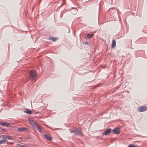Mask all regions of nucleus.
I'll return each mask as SVG.
<instances>
[{
    "label": "nucleus",
    "instance_id": "obj_1",
    "mask_svg": "<svg viewBox=\"0 0 147 147\" xmlns=\"http://www.w3.org/2000/svg\"><path fill=\"white\" fill-rule=\"evenodd\" d=\"M37 75V74L34 70H31L29 73V78L31 80H35L36 78Z\"/></svg>",
    "mask_w": 147,
    "mask_h": 147
},
{
    "label": "nucleus",
    "instance_id": "obj_2",
    "mask_svg": "<svg viewBox=\"0 0 147 147\" xmlns=\"http://www.w3.org/2000/svg\"><path fill=\"white\" fill-rule=\"evenodd\" d=\"M138 111L140 112H144L147 110V107L145 106H143L138 108Z\"/></svg>",
    "mask_w": 147,
    "mask_h": 147
},
{
    "label": "nucleus",
    "instance_id": "obj_3",
    "mask_svg": "<svg viewBox=\"0 0 147 147\" xmlns=\"http://www.w3.org/2000/svg\"><path fill=\"white\" fill-rule=\"evenodd\" d=\"M75 134L76 135H79L80 136L82 135V134L81 131V130L78 128H76V131L75 132Z\"/></svg>",
    "mask_w": 147,
    "mask_h": 147
},
{
    "label": "nucleus",
    "instance_id": "obj_4",
    "mask_svg": "<svg viewBox=\"0 0 147 147\" xmlns=\"http://www.w3.org/2000/svg\"><path fill=\"white\" fill-rule=\"evenodd\" d=\"M29 121L30 123L34 127V128L36 127V125L38 124L36 122L30 119L29 120Z\"/></svg>",
    "mask_w": 147,
    "mask_h": 147
},
{
    "label": "nucleus",
    "instance_id": "obj_5",
    "mask_svg": "<svg viewBox=\"0 0 147 147\" xmlns=\"http://www.w3.org/2000/svg\"><path fill=\"white\" fill-rule=\"evenodd\" d=\"M1 138H3V139H9V140H12V136H5V135H2L1 136Z\"/></svg>",
    "mask_w": 147,
    "mask_h": 147
},
{
    "label": "nucleus",
    "instance_id": "obj_6",
    "mask_svg": "<svg viewBox=\"0 0 147 147\" xmlns=\"http://www.w3.org/2000/svg\"><path fill=\"white\" fill-rule=\"evenodd\" d=\"M111 129L110 128L107 129V130L105 131L103 133V135H106L109 134L111 132Z\"/></svg>",
    "mask_w": 147,
    "mask_h": 147
},
{
    "label": "nucleus",
    "instance_id": "obj_7",
    "mask_svg": "<svg viewBox=\"0 0 147 147\" xmlns=\"http://www.w3.org/2000/svg\"><path fill=\"white\" fill-rule=\"evenodd\" d=\"M113 131L115 134H119L120 131V129L118 128H115L113 129Z\"/></svg>",
    "mask_w": 147,
    "mask_h": 147
},
{
    "label": "nucleus",
    "instance_id": "obj_8",
    "mask_svg": "<svg viewBox=\"0 0 147 147\" xmlns=\"http://www.w3.org/2000/svg\"><path fill=\"white\" fill-rule=\"evenodd\" d=\"M34 128H36L37 130L40 132H41L42 131V127L38 124Z\"/></svg>",
    "mask_w": 147,
    "mask_h": 147
},
{
    "label": "nucleus",
    "instance_id": "obj_9",
    "mask_svg": "<svg viewBox=\"0 0 147 147\" xmlns=\"http://www.w3.org/2000/svg\"><path fill=\"white\" fill-rule=\"evenodd\" d=\"M28 129V128L26 127H20L18 128L17 131H22L24 130H26Z\"/></svg>",
    "mask_w": 147,
    "mask_h": 147
},
{
    "label": "nucleus",
    "instance_id": "obj_10",
    "mask_svg": "<svg viewBox=\"0 0 147 147\" xmlns=\"http://www.w3.org/2000/svg\"><path fill=\"white\" fill-rule=\"evenodd\" d=\"M24 112L28 113L29 114H33V112L29 109H26V110L24 111Z\"/></svg>",
    "mask_w": 147,
    "mask_h": 147
},
{
    "label": "nucleus",
    "instance_id": "obj_11",
    "mask_svg": "<svg viewBox=\"0 0 147 147\" xmlns=\"http://www.w3.org/2000/svg\"><path fill=\"white\" fill-rule=\"evenodd\" d=\"M45 137L49 140H52L51 137L49 136L47 134H45L44 135Z\"/></svg>",
    "mask_w": 147,
    "mask_h": 147
},
{
    "label": "nucleus",
    "instance_id": "obj_12",
    "mask_svg": "<svg viewBox=\"0 0 147 147\" xmlns=\"http://www.w3.org/2000/svg\"><path fill=\"white\" fill-rule=\"evenodd\" d=\"M116 41L114 39H113V40L112 41L111 48H114L116 46Z\"/></svg>",
    "mask_w": 147,
    "mask_h": 147
},
{
    "label": "nucleus",
    "instance_id": "obj_13",
    "mask_svg": "<svg viewBox=\"0 0 147 147\" xmlns=\"http://www.w3.org/2000/svg\"><path fill=\"white\" fill-rule=\"evenodd\" d=\"M76 127H73L72 128L70 129L69 130L71 133H75Z\"/></svg>",
    "mask_w": 147,
    "mask_h": 147
},
{
    "label": "nucleus",
    "instance_id": "obj_14",
    "mask_svg": "<svg viewBox=\"0 0 147 147\" xmlns=\"http://www.w3.org/2000/svg\"><path fill=\"white\" fill-rule=\"evenodd\" d=\"M49 39L51 40L53 42H55L56 40L57 39L56 38H53L51 36L49 37Z\"/></svg>",
    "mask_w": 147,
    "mask_h": 147
},
{
    "label": "nucleus",
    "instance_id": "obj_15",
    "mask_svg": "<svg viewBox=\"0 0 147 147\" xmlns=\"http://www.w3.org/2000/svg\"><path fill=\"white\" fill-rule=\"evenodd\" d=\"M93 36V34H88V35L87 36L88 38H92Z\"/></svg>",
    "mask_w": 147,
    "mask_h": 147
},
{
    "label": "nucleus",
    "instance_id": "obj_16",
    "mask_svg": "<svg viewBox=\"0 0 147 147\" xmlns=\"http://www.w3.org/2000/svg\"><path fill=\"white\" fill-rule=\"evenodd\" d=\"M3 124H2V125L3 126L8 127L9 125V123H6L3 122Z\"/></svg>",
    "mask_w": 147,
    "mask_h": 147
},
{
    "label": "nucleus",
    "instance_id": "obj_17",
    "mask_svg": "<svg viewBox=\"0 0 147 147\" xmlns=\"http://www.w3.org/2000/svg\"><path fill=\"white\" fill-rule=\"evenodd\" d=\"M7 142V141L6 140H1V142H2V144H5Z\"/></svg>",
    "mask_w": 147,
    "mask_h": 147
},
{
    "label": "nucleus",
    "instance_id": "obj_18",
    "mask_svg": "<svg viewBox=\"0 0 147 147\" xmlns=\"http://www.w3.org/2000/svg\"><path fill=\"white\" fill-rule=\"evenodd\" d=\"M128 147H137V146L133 144H130L129 145Z\"/></svg>",
    "mask_w": 147,
    "mask_h": 147
},
{
    "label": "nucleus",
    "instance_id": "obj_19",
    "mask_svg": "<svg viewBox=\"0 0 147 147\" xmlns=\"http://www.w3.org/2000/svg\"><path fill=\"white\" fill-rule=\"evenodd\" d=\"M19 146L20 147H26V146H24V145H20V144H19Z\"/></svg>",
    "mask_w": 147,
    "mask_h": 147
},
{
    "label": "nucleus",
    "instance_id": "obj_20",
    "mask_svg": "<svg viewBox=\"0 0 147 147\" xmlns=\"http://www.w3.org/2000/svg\"><path fill=\"white\" fill-rule=\"evenodd\" d=\"M3 122H2L1 121H0V124L1 125H2V124H3Z\"/></svg>",
    "mask_w": 147,
    "mask_h": 147
},
{
    "label": "nucleus",
    "instance_id": "obj_21",
    "mask_svg": "<svg viewBox=\"0 0 147 147\" xmlns=\"http://www.w3.org/2000/svg\"><path fill=\"white\" fill-rule=\"evenodd\" d=\"M75 9V11H76H76H77V9ZM76 13V12H75V13H74L73 14H75Z\"/></svg>",
    "mask_w": 147,
    "mask_h": 147
},
{
    "label": "nucleus",
    "instance_id": "obj_22",
    "mask_svg": "<svg viewBox=\"0 0 147 147\" xmlns=\"http://www.w3.org/2000/svg\"><path fill=\"white\" fill-rule=\"evenodd\" d=\"M2 144L1 141H0V144Z\"/></svg>",
    "mask_w": 147,
    "mask_h": 147
},
{
    "label": "nucleus",
    "instance_id": "obj_23",
    "mask_svg": "<svg viewBox=\"0 0 147 147\" xmlns=\"http://www.w3.org/2000/svg\"><path fill=\"white\" fill-rule=\"evenodd\" d=\"M88 44L87 42H86V43H85V44Z\"/></svg>",
    "mask_w": 147,
    "mask_h": 147
},
{
    "label": "nucleus",
    "instance_id": "obj_24",
    "mask_svg": "<svg viewBox=\"0 0 147 147\" xmlns=\"http://www.w3.org/2000/svg\"><path fill=\"white\" fill-rule=\"evenodd\" d=\"M63 5V4H62L61 5V6H62V5Z\"/></svg>",
    "mask_w": 147,
    "mask_h": 147
}]
</instances>
